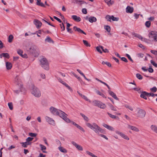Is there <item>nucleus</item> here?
Here are the masks:
<instances>
[{
  "instance_id": "obj_23",
  "label": "nucleus",
  "mask_w": 157,
  "mask_h": 157,
  "mask_svg": "<svg viewBox=\"0 0 157 157\" xmlns=\"http://www.w3.org/2000/svg\"><path fill=\"white\" fill-rule=\"evenodd\" d=\"M103 126L105 128H107V129H109V130L112 131H114V128H113V127L109 126L108 124H104L103 125Z\"/></svg>"
},
{
  "instance_id": "obj_38",
  "label": "nucleus",
  "mask_w": 157,
  "mask_h": 157,
  "mask_svg": "<svg viewBox=\"0 0 157 157\" xmlns=\"http://www.w3.org/2000/svg\"><path fill=\"white\" fill-rule=\"evenodd\" d=\"M83 42L84 45H85L86 47L90 46V44H89L86 40H83Z\"/></svg>"
},
{
  "instance_id": "obj_22",
  "label": "nucleus",
  "mask_w": 157,
  "mask_h": 157,
  "mask_svg": "<svg viewBox=\"0 0 157 157\" xmlns=\"http://www.w3.org/2000/svg\"><path fill=\"white\" fill-rule=\"evenodd\" d=\"M89 21L91 23L95 22L97 20L96 18L93 16H91L88 18Z\"/></svg>"
},
{
  "instance_id": "obj_59",
  "label": "nucleus",
  "mask_w": 157,
  "mask_h": 157,
  "mask_svg": "<svg viewBox=\"0 0 157 157\" xmlns=\"http://www.w3.org/2000/svg\"><path fill=\"white\" fill-rule=\"evenodd\" d=\"M98 135H99V136H100L101 137H103V138H104L106 140H108V138L105 135H103V134H100V133L99 134H98Z\"/></svg>"
},
{
  "instance_id": "obj_26",
  "label": "nucleus",
  "mask_w": 157,
  "mask_h": 157,
  "mask_svg": "<svg viewBox=\"0 0 157 157\" xmlns=\"http://www.w3.org/2000/svg\"><path fill=\"white\" fill-rule=\"evenodd\" d=\"M59 150L62 152L66 153L67 152V150L62 147H58Z\"/></svg>"
},
{
  "instance_id": "obj_10",
  "label": "nucleus",
  "mask_w": 157,
  "mask_h": 157,
  "mask_svg": "<svg viewBox=\"0 0 157 157\" xmlns=\"http://www.w3.org/2000/svg\"><path fill=\"white\" fill-rule=\"evenodd\" d=\"M59 81L61 83L64 85L71 92L73 90L72 88L64 81H63L61 79H59Z\"/></svg>"
},
{
  "instance_id": "obj_14",
  "label": "nucleus",
  "mask_w": 157,
  "mask_h": 157,
  "mask_svg": "<svg viewBox=\"0 0 157 157\" xmlns=\"http://www.w3.org/2000/svg\"><path fill=\"white\" fill-rule=\"evenodd\" d=\"M72 144L74 145L78 150L80 151H82L83 149L82 146L77 144L75 142L72 141L71 142Z\"/></svg>"
},
{
  "instance_id": "obj_49",
  "label": "nucleus",
  "mask_w": 157,
  "mask_h": 157,
  "mask_svg": "<svg viewBox=\"0 0 157 157\" xmlns=\"http://www.w3.org/2000/svg\"><path fill=\"white\" fill-rule=\"evenodd\" d=\"M134 90L137 91L139 93H141V91L140 90V88L139 87L134 88Z\"/></svg>"
},
{
  "instance_id": "obj_55",
  "label": "nucleus",
  "mask_w": 157,
  "mask_h": 157,
  "mask_svg": "<svg viewBox=\"0 0 157 157\" xmlns=\"http://www.w3.org/2000/svg\"><path fill=\"white\" fill-rule=\"evenodd\" d=\"M96 49L97 51L100 53H102V52L101 51L100 46H97L96 47Z\"/></svg>"
},
{
  "instance_id": "obj_39",
  "label": "nucleus",
  "mask_w": 157,
  "mask_h": 157,
  "mask_svg": "<svg viewBox=\"0 0 157 157\" xmlns=\"http://www.w3.org/2000/svg\"><path fill=\"white\" fill-rule=\"evenodd\" d=\"M109 106L112 110L115 111H117L116 108L112 105L109 104Z\"/></svg>"
},
{
  "instance_id": "obj_6",
  "label": "nucleus",
  "mask_w": 157,
  "mask_h": 157,
  "mask_svg": "<svg viewBox=\"0 0 157 157\" xmlns=\"http://www.w3.org/2000/svg\"><path fill=\"white\" fill-rule=\"evenodd\" d=\"M149 37L150 39H153V40L157 42V32L155 31H151L149 34Z\"/></svg>"
},
{
  "instance_id": "obj_15",
  "label": "nucleus",
  "mask_w": 157,
  "mask_h": 157,
  "mask_svg": "<svg viewBox=\"0 0 157 157\" xmlns=\"http://www.w3.org/2000/svg\"><path fill=\"white\" fill-rule=\"evenodd\" d=\"M128 128L136 132H139L140 131L139 129L136 127L130 125H128Z\"/></svg>"
},
{
  "instance_id": "obj_19",
  "label": "nucleus",
  "mask_w": 157,
  "mask_h": 157,
  "mask_svg": "<svg viewBox=\"0 0 157 157\" xmlns=\"http://www.w3.org/2000/svg\"><path fill=\"white\" fill-rule=\"evenodd\" d=\"M133 11V8L129 6H128L126 8V12L128 13H132Z\"/></svg>"
},
{
  "instance_id": "obj_17",
  "label": "nucleus",
  "mask_w": 157,
  "mask_h": 157,
  "mask_svg": "<svg viewBox=\"0 0 157 157\" xmlns=\"http://www.w3.org/2000/svg\"><path fill=\"white\" fill-rule=\"evenodd\" d=\"M6 69L8 70H10L12 67V63L9 62H6Z\"/></svg>"
},
{
  "instance_id": "obj_43",
  "label": "nucleus",
  "mask_w": 157,
  "mask_h": 157,
  "mask_svg": "<svg viewBox=\"0 0 157 157\" xmlns=\"http://www.w3.org/2000/svg\"><path fill=\"white\" fill-rule=\"evenodd\" d=\"M111 20L113 21H117L119 20V18L114 17L113 16H111Z\"/></svg>"
},
{
  "instance_id": "obj_42",
  "label": "nucleus",
  "mask_w": 157,
  "mask_h": 157,
  "mask_svg": "<svg viewBox=\"0 0 157 157\" xmlns=\"http://www.w3.org/2000/svg\"><path fill=\"white\" fill-rule=\"evenodd\" d=\"M63 119L67 122H70L71 121L70 119L67 117V116H65Z\"/></svg>"
},
{
  "instance_id": "obj_1",
  "label": "nucleus",
  "mask_w": 157,
  "mask_h": 157,
  "mask_svg": "<svg viewBox=\"0 0 157 157\" xmlns=\"http://www.w3.org/2000/svg\"><path fill=\"white\" fill-rule=\"evenodd\" d=\"M87 126L93 130L96 134H99L100 133H105V131L100 127L97 124L95 123H93L92 124L90 123H87L86 124Z\"/></svg>"
},
{
  "instance_id": "obj_2",
  "label": "nucleus",
  "mask_w": 157,
  "mask_h": 157,
  "mask_svg": "<svg viewBox=\"0 0 157 157\" xmlns=\"http://www.w3.org/2000/svg\"><path fill=\"white\" fill-rule=\"evenodd\" d=\"M28 51L31 55L35 57L37 56L39 54V50L35 46H31Z\"/></svg>"
},
{
  "instance_id": "obj_56",
  "label": "nucleus",
  "mask_w": 157,
  "mask_h": 157,
  "mask_svg": "<svg viewBox=\"0 0 157 157\" xmlns=\"http://www.w3.org/2000/svg\"><path fill=\"white\" fill-rule=\"evenodd\" d=\"M78 1L79 2H78V4L79 5H81L82 4H83L84 3H86V2L83 1L78 0Z\"/></svg>"
},
{
  "instance_id": "obj_37",
  "label": "nucleus",
  "mask_w": 157,
  "mask_h": 157,
  "mask_svg": "<svg viewBox=\"0 0 157 157\" xmlns=\"http://www.w3.org/2000/svg\"><path fill=\"white\" fill-rule=\"evenodd\" d=\"M75 126L76 127H77L79 129L82 131L83 132H85V131L84 130V129L78 124H76Z\"/></svg>"
},
{
  "instance_id": "obj_18",
  "label": "nucleus",
  "mask_w": 157,
  "mask_h": 157,
  "mask_svg": "<svg viewBox=\"0 0 157 157\" xmlns=\"http://www.w3.org/2000/svg\"><path fill=\"white\" fill-rule=\"evenodd\" d=\"M2 57L9 59L10 58V56L8 53H3L0 54V58H2Z\"/></svg>"
},
{
  "instance_id": "obj_36",
  "label": "nucleus",
  "mask_w": 157,
  "mask_h": 157,
  "mask_svg": "<svg viewBox=\"0 0 157 157\" xmlns=\"http://www.w3.org/2000/svg\"><path fill=\"white\" fill-rule=\"evenodd\" d=\"M45 41L49 43H53V41L51 39L50 37L49 36L47 37V38L45 39Z\"/></svg>"
},
{
  "instance_id": "obj_47",
  "label": "nucleus",
  "mask_w": 157,
  "mask_h": 157,
  "mask_svg": "<svg viewBox=\"0 0 157 157\" xmlns=\"http://www.w3.org/2000/svg\"><path fill=\"white\" fill-rule=\"evenodd\" d=\"M81 115L83 118L86 121H88L89 120L88 118L83 114H81Z\"/></svg>"
},
{
  "instance_id": "obj_54",
  "label": "nucleus",
  "mask_w": 157,
  "mask_h": 157,
  "mask_svg": "<svg viewBox=\"0 0 157 157\" xmlns=\"http://www.w3.org/2000/svg\"><path fill=\"white\" fill-rule=\"evenodd\" d=\"M108 114L109 116L112 118L115 119L116 118V116L115 115H112L109 113H108Z\"/></svg>"
},
{
  "instance_id": "obj_12",
  "label": "nucleus",
  "mask_w": 157,
  "mask_h": 157,
  "mask_svg": "<svg viewBox=\"0 0 157 157\" xmlns=\"http://www.w3.org/2000/svg\"><path fill=\"white\" fill-rule=\"evenodd\" d=\"M73 29L75 31L77 32L80 33H82L85 35L86 34V33L83 30L81 29L80 28H78L76 26H74Z\"/></svg>"
},
{
  "instance_id": "obj_53",
  "label": "nucleus",
  "mask_w": 157,
  "mask_h": 157,
  "mask_svg": "<svg viewBox=\"0 0 157 157\" xmlns=\"http://www.w3.org/2000/svg\"><path fill=\"white\" fill-rule=\"evenodd\" d=\"M17 53L21 56H22V54L23 53V51L21 50V49H19L17 51Z\"/></svg>"
},
{
  "instance_id": "obj_50",
  "label": "nucleus",
  "mask_w": 157,
  "mask_h": 157,
  "mask_svg": "<svg viewBox=\"0 0 157 157\" xmlns=\"http://www.w3.org/2000/svg\"><path fill=\"white\" fill-rule=\"evenodd\" d=\"M136 77L139 79H142L143 78V77L139 74H136Z\"/></svg>"
},
{
  "instance_id": "obj_44",
  "label": "nucleus",
  "mask_w": 157,
  "mask_h": 157,
  "mask_svg": "<svg viewBox=\"0 0 157 157\" xmlns=\"http://www.w3.org/2000/svg\"><path fill=\"white\" fill-rule=\"evenodd\" d=\"M151 23L150 21H147L145 23L146 26L148 28H149L151 26Z\"/></svg>"
},
{
  "instance_id": "obj_5",
  "label": "nucleus",
  "mask_w": 157,
  "mask_h": 157,
  "mask_svg": "<svg viewBox=\"0 0 157 157\" xmlns=\"http://www.w3.org/2000/svg\"><path fill=\"white\" fill-rule=\"evenodd\" d=\"M93 102L95 106H97L101 109H104L106 107V105L105 104L99 101L94 100Z\"/></svg>"
},
{
  "instance_id": "obj_11",
  "label": "nucleus",
  "mask_w": 157,
  "mask_h": 157,
  "mask_svg": "<svg viewBox=\"0 0 157 157\" xmlns=\"http://www.w3.org/2000/svg\"><path fill=\"white\" fill-rule=\"evenodd\" d=\"M33 22L36 25V27L38 29L40 28L41 26V22L38 20H34Z\"/></svg>"
},
{
  "instance_id": "obj_51",
  "label": "nucleus",
  "mask_w": 157,
  "mask_h": 157,
  "mask_svg": "<svg viewBox=\"0 0 157 157\" xmlns=\"http://www.w3.org/2000/svg\"><path fill=\"white\" fill-rule=\"evenodd\" d=\"M29 135L31 137H36L37 135V134L35 133L29 132Z\"/></svg>"
},
{
  "instance_id": "obj_35",
  "label": "nucleus",
  "mask_w": 157,
  "mask_h": 157,
  "mask_svg": "<svg viewBox=\"0 0 157 157\" xmlns=\"http://www.w3.org/2000/svg\"><path fill=\"white\" fill-rule=\"evenodd\" d=\"M13 37L12 35H10L8 37V42L9 43H11L13 39Z\"/></svg>"
},
{
  "instance_id": "obj_48",
  "label": "nucleus",
  "mask_w": 157,
  "mask_h": 157,
  "mask_svg": "<svg viewBox=\"0 0 157 157\" xmlns=\"http://www.w3.org/2000/svg\"><path fill=\"white\" fill-rule=\"evenodd\" d=\"M8 105L9 107V108H10V109L12 110L13 109V104L11 102H10V103H8Z\"/></svg>"
},
{
  "instance_id": "obj_41",
  "label": "nucleus",
  "mask_w": 157,
  "mask_h": 157,
  "mask_svg": "<svg viewBox=\"0 0 157 157\" xmlns=\"http://www.w3.org/2000/svg\"><path fill=\"white\" fill-rule=\"evenodd\" d=\"M102 64H106L107 66L110 67H111V65L110 63L108 62H105V61H102Z\"/></svg>"
},
{
  "instance_id": "obj_24",
  "label": "nucleus",
  "mask_w": 157,
  "mask_h": 157,
  "mask_svg": "<svg viewBox=\"0 0 157 157\" xmlns=\"http://www.w3.org/2000/svg\"><path fill=\"white\" fill-rule=\"evenodd\" d=\"M151 130L157 134V126L155 125H152L151 126Z\"/></svg>"
},
{
  "instance_id": "obj_64",
  "label": "nucleus",
  "mask_w": 157,
  "mask_h": 157,
  "mask_svg": "<svg viewBox=\"0 0 157 157\" xmlns=\"http://www.w3.org/2000/svg\"><path fill=\"white\" fill-rule=\"evenodd\" d=\"M151 52L155 55H157V51L151 50Z\"/></svg>"
},
{
  "instance_id": "obj_4",
  "label": "nucleus",
  "mask_w": 157,
  "mask_h": 157,
  "mask_svg": "<svg viewBox=\"0 0 157 157\" xmlns=\"http://www.w3.org/2000/svg\"><path fill=\"white\" fill-rule=\"evenodd\" d=\"M40 61L41 63V67L44 69L48 70L49 68V66L48 63L47 59L44 58H41Z\"/></svg>"
},
{
  "instance_id": "obj_32",
  "label": "nucleus",
  "mask_w": 157,
  "mask_h": 157,
  "mask_svg": "<svg viewBox=\"0 0 157 157\" xmlns=\"http://www.w3.org/2000/svg\"><path fill=\"white\" fill-rule=\"evenodd\" d=\"M20 79L18 76H17L15 78V81L16 83L18 84H20Z\"/></svg>"
},
{
  "instance_id": "obj_31",
  "label": "nucleus",
  "mask_w": 157,
  "mask_h": 157,
  "mask_svg": "<svg viewBox=\"0 0 157 157\" xmlns=\"http://www.w3.org/2000/svg\"><path fill=\"white\" fill-rule=\"evenodd\" d=\"M77 71L78 72H79L82 76L87 81H90V80L89 79H88L87 78L86 76H85V75H84L83 74V73H82V72H81V71L79 69H77Z\"/></svg>"
},
{
  "instance_id": "obj_7",
  "label": "nucleus",
  "mask_w": 157,
  "mask_h": 157,
  "mask_svg": "<svg viewBox=\"0 0 157 157\" xmlns=\"http://www.w3.org/2000/svg\"><path fill=\"white\" fill-rule=\"evenodd\" d=\"M45 119L46 121L49 124L52 125H55V121L52 119L48 116L45 117Z\"/></svg>"
},
{
  "instance_id": "obj_33",
  "label": "nucleus",
  "mask_w": 157,
  "mask_h": 157,
  "mask_svg": "<svg viewBox=\"0 0 157 157\" xmlns=\"http://www.w3.org/2000/svg\"><path fill=\"white\" fill-rule=\"evenodd\" d=\"M40 146L41 148V150L43 151V152L45 153H47L46 151H44V150H45L46 149V147L44 146L41 144H40Z\"/></svg>"
},
{
  "instance_id": "obj_21",
  "label": "nucleus",
  "mask_w": 157,
  "mask_h": 157,
  "mask_svg": "<svg viewBox=\"0 0 157 157\" xmlns=\"http://www.w3.org/2000/svg\"><path fill=\"white\" fill-rule=\"evenodd\" d=\"M71 17L74 20L77 22H79L81 20V18L76 15H72Z\"/></svg>"
},
{
  "instance_id": "obj_34",
  "label": "nucleus",
  "mask_w": 157,
  "mask_h": 157,
  "mask_svg": "<svg viewBox=\"0 0 157 157\" xmlns=\"http://www.w3.org/2000/svg\"><path fill=\"white\" fill-rule=\"evenodd\" d=\"M86 153L89 155H90V156L92 157H98L96 155H94L92 153L90 152V151H86Z\"/></svg>"
},
{
  "instance_id": "obj_13",
  "label": "nucleus",
  "mask_w": 157,
  "mask_h": 157,
  "mask_svg": "<svg viewBox=\"0 0 157 157\" xmlns=\"http://www.w3.org/2000/svg\"><path fill=\"white\" fill-rule=\"evenodd\" d=\"M50 111L53 114L57 115L59 110L53 107H51L50 108Z\"/></svg>"
},
{
  "instance_id": "obj_52",
  "label": "nucleus",
  "mask_w": 157,
  "mask_h": 157,
  "mask_svg": "<svg viewBox=\"0 0 157 157\" xmlns=\"http://www.w3.org/2000/svg\"><path fill=\"white\" fill-rule=\"evenodd\" d=\"M59 25H60V28H61V29L62 30V31L64 30H65V27L63 25V23H62V24H60Z\"/></svg>"
},
{
  "instance_id": "obj_62",
  "label": "nucleus",
  "mask_w": 157,
  "mask_h": 157,
  "mask_svg": "<svg viewBox=\"0 0 157 157\" xmlns=\"http://www.w3.org/2000/svg\"><path fill=\"white\" fill-rule=\"evenodd\" d=\"M82 12L84 14H86L87 13V10L86 8L83 9L82 10Z\"/></svg>"
},
{
  "instance_id": "obj_30",
  "label": "nucleus",
  "mask_w": 157,
  "mask_h": 157,
  "mask_svg": "<svg viewBox=\"0 0 157 157\" xmlns=\"http://www.w3.org/2000/svg\"><path fill=\"white\" fill-rule=\"evenodd\" d=\"M132 34L133 35H134L135 37L138 38L140 40H142V41L143 40V38L140 35H139V34H136L135 33H133Z\"/></svg>"
},
{
  "instance_id": "obj_16",
  "label": "nucleus",
  "mask_w": 157,
  "mask_h": 157,
  "mask_svg": "<svg viewBox=\"0 0 157 157\" xmlns=\"http://www.w3.org/2000/svg\"><path fill=\"white\" fill-rule=\"evenodd\" d=\"M57 115L59 116L62 118H63L65 116L67 115L65 113L60 110H59Z\"/></svg>"
},
{
  "instance_id": "obj_3",
  "label": "nucleus",
  "mask_w": 157,
  "mask_h": 157,
  "mask_svg": "<svg viewBox=\"0 0 157 157\" xmlns=\"http://www.w3.org/2000/svg\"><path fill=\"white\" fill-rule=\"evenodd\" d=\"M31 93L35 97H39L41 96V92L40 90L34 85L31 87Z\"/></svg>"
},
{
  "instance_id": "obj_61",
  "label": "nucleus",
  "mask_w": 157,
  "mask_h": 157,
  "mask_svg": "<svg viewBox=\"0 0 157 157\" xmlns=\"http://www.w3.org/2000/svg\"><path fill=\"white\" fill-rule=\"evenodd\" d=\"M144 54L142 53H139L138 54H137V57L139 58H142L144 56Z\"/></svg>"
},
{
  "instance_id": "obj_25",
  "label": "nucleus",
  "mask_w": 157,
  "mask_h": 157,
  "mask_svg": "<svg viewBox=\"0 0 157 157\" xmlns=\"http://www.w3.org/2000/svg\"><path fill=\"white\" fill-rule=\"evenodd\" d=\"M109 94L115 99L119 100V98L117 97L116 94L113 92L110 91L109 92Z\"/></svg>"
},
{
  "instance_id": "obj_27",
  "label": "nucleus",
  "mask_w": 157,
  "mask_h": 157,
  "mask_svg": "<svg viewBox=\"0 0 157 157\" xmlns=\"http://www.w3.org/2000/svg\"><path fill=\"white\" fill-rule=\"evenodd\" d=\"M104 1L109 6L112 5L113 3V1H112L111 0H104Z\"/></svg>"
},
{
  "instance_id": "obj_9",
  "label": "nucleus",
  "mask_w": 157,
  "mask_h": 157,
  "mask_svg": "<svg viewBox=\"0 0 157 157\" xmlns=\"http://www.w3.org/2000/svg\"><path fill=\"white\" fill-rule=\"evenodd\" d=\"M116 133L117 134L120 135V136H121L122 138L126 140H129V138L128 136L121 132H120L118 131H116Z\"/></svg>"
},
{
  "instance_id": "obj_60",
  "label": "nucleus",
  "mask_w": 157,
  "mask_h": 157,
  "mask_svg": "<svg viewBox=\"0 0 157 157\" xmlns=\"http://www.w3.org/2000/svg\"><path fill=\"white\" fill-rule=\"evenodd\" d=\"M150 90L152 91L155 92L157 90V88L155 87H154L152 88H151Z\"/></svg>"
},
{
  "instance_id": "obj_63",
  "label": "nucleus",
  "mask_w": 157,
  "mask_h": 157,
  "mask_svg": "<svg viewBox=\"0 0 157 157\" xmlns=\"http://www.w3.org/2000/svg\"><path fill=\"white\" fill-rule=\"evenodd\" d=\"M33 139V138L29 137L26 139V141L28 142H30L32 141Z\"/></svg>"
},
{
  "instance_id": "obj_20",
  "label": "nucleus",
  "mask_w": 157,
  "mask_h": 157,
  "mask_svg": "<svg viewBox=\"0 0 157 157\" xmlns=\"http://www.w3.org/2000/svg\"><path fill=\"white\" fill-rule=\"evenodd\" d=\"M77 93L78 94H79V95L82 97L84 99H85V100L88 101L89 102H91L90 100L87 97H86V96L82 95L78 91L77 92Z\"/></svg>"
},
{
  "instance_id": "obj_57",
  "label": "nucleus",
  "mask_w": 157,
  "mask_h": 157,
  "mask_svg": "<svg viewBox=\"0 0 157 157\" xmlns=\"http://www.w3.org/2000/svg\"><path fill=\"white\" fill-rule=\"evenodd\" d=\"M151 63L155 67H157V64L155 63L153 60H151Z\"/></svg>"
},
{
  "instance_id": "obj_8",
  "label": "nucleus",
  "mask_w": 157,
  "mask_h": 157,
  "mask_svg": "<svg viewBox=\"0 0 157 157\" xmlns=\"http://www.w3.org/2000/svg\"><path fill=\"white\" fill-rule=\"evenodd\" d=\"M145 114V112L142 109H140L137 113L138 117L140 118H143L144 117Z\"/></svg>"
},
{
  "instance_id": "obj_28",
  "label": "nucleus",
  "mask_w": 157,
  "mask_h": 157,
  "mask_svg": "<svg viewBox=\"0 0 157 157\" xmlns=\"http://www.w3.org/2000/svg\"><path fill=\"white\" fill-rule=\"evenodd\" d=\"M36 5L42 7H44L45 6L44 4L41 2V0H38L36 2Z\"/></svg>"
},
{
  "instance_id": "obj_46",
  "label": "nucleus",
  "mask_w": 157,
  "mask_h": 157,
  "mask_svg": "<svg viewBox=\"0 0 157 157\" xmlns=\"http://www.w3.org/2000/svg\"><path fill=\"white\" fill-rule=\"evenodd\" d=\"M96 92L97 94H98L101 96L103 98L105 97V96L104 94H103L102 93H101L98 90H96Z\"/></svg>"
},
{
  "instance_id": "obj_58",
  "label": "nucleus",
  "mask_w": 157,
  "mask_h": 157,
  "mask_svg": "<svg viewBox=\"0 0 157 157\" xmlns=\"http://www.w3.org/2000/svg\"><path fill=\"white\" fill-rule=\"evenodd\" d=\"M126 56L128 58V59L130 60L131 61V62H133V60L131 58L130 56V55H129L128 54H126Z\"/></svg>"
},
{
  "instance_id": "obj_45",
  "label": "nucleus",
  "mask_w": 157,
  "mask_h": 157,
  "mask_svg": "<svg viewBox=\"0 0 157 157\" xmlns=\"http://www.w3.org/2000/svg\"><path fill=\"white\" fill-rule=\"evenodd\" d=\"M105 28L106 30L108 32H110V27L108 25H106L105 26Z\"/></svg>"
},
{
  "instance_id": "obj_40",
  "label": "nucleus",
  "mask_w": 157,
  "mask_h": 157,
  "mask_svg": "<svg viewBox=\"0 0 157 157\" xmlns=\"http://www.w3.org/2000/svg\"><path fill=\"white\" fill-rule=\"evenodd\" d=\"M105 19L108 21H111V16L109 15H107L105 17Z\"/></svg>"
},
{
  "instance_id": "obj_29",
  "label": "nucleus",
  "mask_w": 157,
  "mask_h": 157,
  "mask_svg": "<svg viewBox=\"0 0 157 157\" xmlns=\"http://www.w3.org/2000/svg\"><path fill=\"white\" fill-rule=\"evenodd\" d=\"M141 93V94H140V97L142 98H143L146 96H147V94H148V93L145 91H142Z\"/></svg>"
}]
</instances>
